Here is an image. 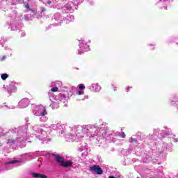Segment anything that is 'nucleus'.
I'll return each mask as SVG.
<instances>
[{"label": "nucleus", "mask_w": 178, "mask_h": 178, "mask_svg": "<svg viewBox=\"0 0 178 178\" xmlns=\"http://www.w3.org/2000/svg\"><path fill=\"white\" fill-rule=\"evenodd\" d=\"M32 176H33V177H35V178H48V176H47L45 175L35 173V172L32 173Z\"/></svg>", "instance_id": "4"}, {"label": "nucleus", "mask_w": 178, "mask_h": 178, "mask_svg": "<svg viewBox=\"0 0 178 178\" xmlns=\"http://www.w3.org/2000/svg\"><path fill=\"white\" fill-rule=\"evenodd\" d=\"M52 156L54 157L55 161L60 164L63 168H70L73 165L72 160L65 161V159L59 154H53Z\"/></svg>", "instance_id": "1"}, {"label": "nucleus", "mask_w": 178, "mask_h": 178, "mask_svg": "<svg viewBox=\"0 0 178 178\" xmlns=\"http://www.w3.org/2000/svg\"><path fill=\"white\" fill-rule=\"evenodd\" d=\"M78 95H81V91L80 90L78 91Z\"/></svg>", "instance_id": "15"}, {"label": "nucleus", "mask_w": 178, "mask_h": 178, "mask_svg": "<svg viewBox=\"0 0 178 178\" xmlns=\"http://www.w3.org/2000/svg\"><path fill=\"white\" fill-rule=\"evenodd\" d=\"M95 87H97L96 88V92H98V91H99V90H101V86H98V85H96Z\"/></svg>", "instance_id": "11"}, {"label": "nucleus", "mask_w": 178, "mask_h": 178, "mask_svg": "<svg viewBox=\"0 0 178 178\" xmlns=\"http://www.w3.org/2000/svg\"><path fill=\"white\" fill-rule=\"evenodd\" d=\"M19 108H21L22 109H23L24 108H27L29 106V99H24L21 100L19 102Z\"/></svg>", "instance_id": "3"}, {"label": "nucleus", "mask_w": 178, "mask_h": 178, "mask_svg": "<svg viewBox=\"0 0 178 178\" xmlns=\"http://www.w3.org/2000/svg\"><path fill=\"white\" fill-rule=\"evenodd\" d=\"M131 143H137V139L134 138L133 137H131Z\"/></svg>", "instance_id": "12"}, {"label": "nucleus", "mask_w": 178, "mask_h": 178, "mask_svg": "<svg viewBox=\"0 0 178 178\" xmlns=\"http://www.w3.org/2000/svg\"><path fill=\"white\" fill-rule=\"evenodd\" d=\"M84 48H85L86 49H88V48H90V46H88V45H87V44H85Z\"/></svg>", "instance_id": "14"}, {"label": "nucleus", "mask_w": 178, "mask_h": 178, "mask_svg": "<svg viewBox=\"0 0 178 178\" xmlns=\"http://www.w3.org/2000/svg\"><path fill=\"white\" fill-rule=\"evenodd\" d=\"M1 77L3 80H6L9 77V75L8 74H2Z\"/></svg>", "instance_id": "5"}, {"label": "nucleus", "mask_w": 178, "mask_h": 178, "mask_svg": "<svg viewBox=\"0 0 178 178\" xmlns=\"http://www.w3.org/2000/svg\"><path fill=\"white\" fill-rule=\"evenodd\" d=\"M120 137H121V138H125V137H126V134H124V132H122V133L120 134Z\"/></svg>", "instance_id": "9"}, {"label": "nucleus", "mask_w": 178, "mask_h": 178, "mask_svg": "<svg viewBox=\"0 0 178 178\" xmlns=\"http://www.w3.org/2000/svg\"><path fill=\"white\" fill-rule=\"evenodd\" d=\"M127 90H130V88H128Z\"/></svg>", "instance_id": "17"}, {"label": "nucleus", "mask_w": 178, "mask_h": 178, "mask_svg": "<svg viewBox=\"0 0 178 178\" xmlns=\"http://www.w3.org/2000/svg\"><path fill=\"white\" fill-rule=\"evenodd\" d=\"M25 8H26V9H30V5L26 4Z\"/></svg>", "instance_id": "13"}, {"label": "nucleus", "mask_w": 178, "mask_h": 178, "mask_svg": "<svg viewBox=\"0 0 178 178\" xmlns=\"http://www.w3.org/2000/svg\"><path fill=\"white\" fill-rule=\"evenodd\" d=\"M18 163H19V161H17V160H14V161H10V162L6 163V165H10V164Z\"/></svg>", "instance_id": "6"}, {"label": "nucleus", "mask_w": 178, "mask_h": 178, "mask_svg": "<svg viewBox=\"0 0 178 178\" xmlns=\"http://www.w3.org/2000/svg\"><path fill=\"white\" fill-rule=\"evenodd\" d=\"M89 170L92 172V173H96V175H102L104 173V170H102L99 165H93L89 168Z\"/></svg>", "instance_id": "2"}, {"label": "nucleus", "mask_w": 178, "mask_h": 178, "mask_svg": "<svg viewBox=\"0 0 178 178\" xmlns=\"http://www.w3.org/2000/svg\"><path fill=\"white\" fill-rule=\"evenodd\" d=\"M108 178H115V177L113 176H110Z\"/></svg>", "instance_id": "16"}, {"label": "nucleus", "mask_w": 178, "mask_h": 178, "mask_svg": "<svg viewBox=\"0 0 178 178\" xmlns=\"http://www.w3.org/2000/svg\"><path fill=\"white\" fill-rule=\"evenodd\" d=\"M84 88H86V86H84V84L79 85V90H84Z\"/></svg>", "instance_id": "10"}, {"label": "nucleus", "mask_w": 178, "mask_h": 178, "mask_svg": "<svg viewBox=\"0 0 178 178\" xmlns=\"http://www.w3.org/2000/svg\"><path fill=\"white\" fill-rule=\"evenodd\" d=\"M58 90H59V88L58 87H54L52 88L50 91H51V92H56L58 91Z\"/></svg>", "instance_id": "7"}, {"label": "nucleus", "mask_w": 178, "mask_h": 178, "mask_svg": "<svg viewBox=\"0 0 178 178\" xmlns=\"http://www.w3.org/2000/svg\"><path fill=\"white\" fill-rule=\"evenodd\" d=\"M47 115V110L45 108L43 109V112L40 113V116H45Z\"/></svg>", "instance_id": "8"}]
</instances>
